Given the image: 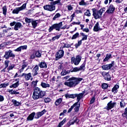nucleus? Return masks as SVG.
Masks as SVG:
<instances>
[{
  "label": "nucleus",
  "mask_w": 127,
  "mask_h": 127,
  "mask_svg": "<svg viewBox=\"0 0 127 127\" xmlns=\"http://www.w3.org/2000/svg\"><path fill=\"white\" fill-rule=\"evenodd\" d=\"M18 86H19V82H18V81H17L15 83L12 84L9 87H10V88H17V87H18Z\"/></svg>",
  "instance_id": "29"
},
{
  "label": "nucleus",
  "mask_w": 127,
  "mask_h": 127,
  "mask_svg": "<svg viewBox=\"0 0 127 127\" xmlns=\"http://www.w3.org/2000/svg\"><path fill=\"white\" fill-rule=\"evenodd\" d=\"M60 36H61V35H57L53 37L52 39V40L53 41H55V40H56V39H59V38H60Z\"/></svg>",
  "instance_id": "42"
},
{
  "label": "nucleus",
  "mask_w": 127,
  "mask_h": 127,
  "mask_svg": "<svg viewBox=\"0 0 127 127\" xmlns=\"http://www.w3.org/2000/svg\"><path fill=\"white\" fill-rule=\"evenodd\" d=\"M74 108V112L77 113L79 112V110H80V103L78 102L75 103L71 107L68 109L67 113H71L72 112V110H73Z\"/></svg>",
  "instance_id": "5"
},
{
  "label": "nucleus",
  "mask_w": 127,
  "mask_h": 127,
  "mask_svg": "<svg viewBox=\"0 0 127 127\" xmlns=\"http://www.w3.org/2000/svg\"><path fill=\"white\" fill-rule=\"evenodd\" d=\"M88 36L85 35L84 36H83V37L82 38L81 40L83 41V40H87Z\"/></svg>",
  "instance_id": "59"
},
{
  "label": "nucleus",
  "mask_w": 127,
  "mask_h": 127,
  "mask_svg": "<svg viewBox=\"0 0 127 127\" xmlns=\"http://www.w3.org/2000/svg\"><path fill=\"white\" fill-rule=\"evenodd\" d=\"M28 65V64L27 63L24 62V64L22 65V68L19 70L18 73H19V74H20V73H21L22 72H23V70H24V68H25L26 67H27Z\"/></svg>",
  "instance_id": "18"
},
{
  "label": "nucleus",
  "mask_w": 127,
  "mask_h": 127,
  "mask_svg": "<svg viewBox=\"0 0 127 127\" xmlns=\"http://www.w3.org/2000/svg\"><path fill=\"white\" fill-rule=\"evenodd\" d=\"M46 113V110L44 109L41 112H38L36 115L37 116L35 117V119H39L41 117H42Z\"/></svg>",
  "instance_id": "14"
},
{
  "label": "nucleus",
  "mask_w": 127,
  "mask_h": 127,
  "mask_svg": "<svg viewBox=\"0 0 127 127\" xmlns=\"http://www.w3.org/2000/svg\"><path fill=\"white\" fill-rule=\"evenodd\" d=\"M62 100H63V99L61 98L57 99L56 100V101L55 102L56 106H59V105H60V104H61V103L62 102Z\"/></svg>",
  "instance_id": "30"
},
{
  "label": "nucleus",
  "mask_w": 127,
  "mask_h": 127,
  "mask_svg": "<svg viewBox=\"0 0 127 127\" xmlns=\"http://www.w3.org/2000/svg\"><path fill=\"white\" fill-rule=\"evenodd\" d=\"M70 47H71V45L68 44H64V46L61 48H63H63H69Z\"/></svg>",
  "instance_id": "45"
},
{
  "label": "nucleus",
  "mask_w": 127,
  "mask_h": 127,
  "mask_svg": "<svg viewBox=\"0 0 127 127\" xmlns=\"http://www.w3.org/2000/svg\"><path fill=\"white\" fill-rule=\"evenodd\" d=\"M120 107L122 109H124L126 107V102L124 101H122L120 102Z\"/></svg>",
  "instance_id": "36"
},
{
  "label": "nucleus",
  "mask_w": 127,
  "mask_h": 127,
  "mask_svg": "<svg viewBox=\"0 0 127 127\" xmlns=\"http://www.w3.org/2000/svg\"><path fill=\"white\" fill-rule=\"evenodd\" d=\"M84 94H85V92H82L79 94H76V98H77V102L76 103H79L80 102V100L82 98H83V96H84Z\"/></svg>",
  "instance_id": "17"
},
{
  "label": "nucleus",
  "mask_w": 127,
  "mask_h": 127,
  "mask_svg": "<svg viewBox=\"0 0 127 127\" xmlns=\"http://www.w3.org/2000/svg\"><path fill=\"white\" fill-rule=\"evenodd\" d=\"M62 25H63L62 22L52 25L49 29V32H51L53 29H56V30H57L58 31H60V29H65V28L62 27Z\"/></svg>",
  "instance_id": "3"
},
{
  "label": "nucleus",
  "mask_w": 127,
  "mask_h": 127,
  "mask_svg": "<svg viewBox=\"0 0 127 127\" xmlns=\"http://www.w3.org/2000/svg\"><path fill=\"white\" fill-rule=\"evenodd\" d=\"M12 103H13V104L15 106V107H18V106H19V105H20V102H19L14 99L12 100Z\"/></svg>",
  "instance_id": "28"
},
{
  "label": "nucleus",
  "mask_w": 127,
  "mask_h": 127,
  "mask_svg": "<svg viewBox=\"0 0 127 127\" xmlns=\"http://www.w3.org/2000/svg\"><path fill=\"white\" fill-rule=\"evenodd\" d=\"M67 120V119H66V118H64L62 122H61L59 125L57 126V127H62V126H63V125H64V124H65V123L66 122V121Z\"/></svg>",
  "instance_id": "31"
},
{
  "label": "nucleus",
  "mask_w": 127,
  "mask_h": 127,
  "mask_svg": "<svg viewBox=\"0 0 127 127\" xmlns=\"http://www.w3.org/2000/svg\"><path fill=\"white\" fill-rule=\"evenodd\" d=\"M112 67H113L112 64H109L102 66V68L103 70H110Z\"/></svg>",
  "instance_id": "19"
},
{
  "label": "nucleus",
  "mask_w": 127,
  "mask_h": 127,
  "mask_svg": "<svg viewBox=\"0 0 127 127\" xmlns=\"http://www.w3.org/2000/svg\"><path fill=\"white\" fill-rule=\"evenodd\" d=\"M100 30H102V28H100V27L99 26V22H97L94 27L93 31L95 32H98V31Z\"/></svg>",
  "instance_id": "16"
},
{
  "label": "nucleus",
  "mask_w": 127,
  "mask_h": 127,
  "mask_svg": "<svg viewBox=\"0 0 127 127\" xmlns=\"http://www.w3.org/2000/svg\"><path fill=\"white\" fill-rule=\"evenodd\" d=\"M25 21L26 23H30V22H32V19L26 17L25 18Z\"/></svg>",
  "instance_id": "40"
},
{
  "label": "nucleus",
  "mask_w": 127,
  "mask_h": 127,
  "mask_svg": "<svg viewBox=\"0 0 127 127\" xmlns=\"http://www.w3.org/2000/svg\"><path fill=\"white\" fill-rule=\"evenodd\" d=\"M82 40H81L78 42L77 44H75L76 49H77V48H78V47H79V46H80V45H81V44H82Z\"/></svg>",
  "instance_id": "44"
},
{
  "label": "nucleus",
  "mask_w": 127,
  "mask_h": 127,
  "mask_svg": "<svg viewBox=\"0 0 127 127\" xmlns=\"http://www.w3.org/2000/svg\"><path fill=\"white\" fill-rule=\"evenodd\" d=\"M109 73V72H102V75L104 77H106V75Z\"/></svg>",
  "instance_id": "61"
},
{
  "label": "nucleus",
  "mask_w": 127,
  "mask_h": 127,
  "mask_svg": "<svg viewBox=\"0 0 127 127\" xmlns=\"http://www.w3.org/2000/svg\"><path fill=\"white\" fill-rule=\"evenodd\" d=\"M82 80H83V78H78V77H72L69 78L68 80H67L68 82H64V84L65 85V86H67L69 88H74V87H76L77 85H78V84H80V82Z\"/></svg>",
  "instance_id": "1"
},
{
  "label": "nucleus",
  "mask_w": 127,
  "mask_h": 127,
  "mask_svg": "<svg viewBox=\"0 0 127 127\" xmlns=\"http://www.w3.org/2000/svg\"><path fill=\"white\" fill-rule=\"evenodd\" d=\"M14 51H15L16 52H20V51H21V47L20 46L19 47H18L16 49H15Z\"/></svg>",
  "instance_id": "56"
},
{
  "label": "nucleus",
  "mask_w": 127,
  "mask_h": 127,
  "mask_svg": "<svg viewBox=\"0 0 127 127\" xmlns=\"http://www.w3.org/2000/svg\"><path fill=\"white\" fill-rule=\"evenodd\" d=\"M77 37H79V33H76L73 35L71 38V39H76Z\"/></svg>",
  "instance_id": "43"
},
{
  "label": "nucleus",
  "mask_w": 127,
  "mask_h": 127,
  "mask_svg": "<svg viewBox=\"0 0 127 127\" xmlns=\"http://www.w3.org/2000/svg\"><path fill=\"white\" fill-rule=\"evenodd\" d=\"M38 82V80H36L35 81H32V84L33 85V86H36Z\"/></svg>",
  "instance_id": "58"
},
{
  "label": "nucleus",
  "mask_w": 127,
  "mask_h": 127,
  "mask_svg": "<svg viewBox=\"0 0 127 127\" xmlns=\"http://www.w3.org/2000/svg\"><path fill=\"white\" fill-rule=\"evenodd\" d=\"M83 31H84L85 32H89V29L88 28L83 29Z\"/></svg>",
  "instance_id": "64"
},
{
  "label": "nucleus",
  "mask_w": 127,
  "mask_h": 127,
  "mask_svg": "<svg viewBox=\"0 0 127 127\" xmlns=\"http://www.w3.org/2000/svg\"><path fill=\"white\" fill-rule=\"evenodd\" d=\"M61 74L63 76H64V75H67V72L66 70H64L61 72Z\"/></svg>",
  "instance_id": "62"
},
{
  "label": "nucleus",
  "mask_w": 127,
  "mask_h": 127,
  "mask_svg": "<svg viewBox=\"0 0 127 127\" xmlns=\"http://www.w3.org/2000/svg\"><path fill=\"white\" fill-rule=\"evenodd\" d=\"M67 8L68 10H72L73 9V7H72L71 5H68L67 6Z\"/></svg>",
  "instance_id": "63"
},
{
  "label": "nucleus",
  "mask_w": 127,
  "mask_h": 127,
  "mask_svg": "<svg viewBox=\"0 0 127 127\" xmlns=\"http://www.w3.org/2000/svg\"><path fill=\"white\" fill-rule=\"evenodd\" d=\"M34 116H35V113L33 112L27 118V121H33L34 119Z\"/></svg>",
  "instance_id": "21"
},
{
  "label": "nucleus",
  "mask_w": 127,
  "mask_h": 127,
  "mask_svg": "<svg viewBox=\"0 0 127 127\" xmlns=\"http://www.w3.org/2000/svg\"><path fill=\"white\" fill-rule=\"evenodd\" d=\"M9 63V61H5L4 62V65H5V68L4 69H6L8 67V64Z\"/></svg>",
  "instance_id": "49"
},
{
  "label": "nucleus",
  "mask_w": 127,
  "mask_h": 127,
  "mask_svg": "<svg viewBox=\"0 0 127 127\" xmlns=\"http://www.w3.org/2000/svg\"><path fill=\"white\" fill-rule=\"evenodd\" d=\"M35 58V54L33 53V54L31 55L30 56V59H34Z\"/></svg>",
  "instance_id": "57"
},
{
  "label": "nucleus",
  "mask_w": 127,
  "mask_h": 127,
  "mask_svg": "<svg viewBox=\"0 0 127 127\" xmlns=\"http://www.w3.org/2000/svg\"><path fill=\"white\" fill-rule=\"evenodd\" d=\"M116 106H117V102L113 103V101H111L110 102L108 103L107 106L106 107V110H107V111H110V110H111V109L115 108Z\"/></svg>",
  "instance_id": "11"
},
{
  "label": "nucleus",
  "mask_w": 127,
  "mask_h": 127,
  "mask_svg": "<svg viewBox=\"0 0 127 127\" xmlns=\"http://www.w3.org/2000/svg\"><path fill=\"white\" fill-rule=\"evenodd\" d=\"M84 14L85 15H86V16H91V13H90V10H87L86 12L84 13Z\"/></svg>",
  "instance_id": "48"
},
{
  "label": "nucleus",
  "mask_w": 127,
  "mask_h": 127,
  "mask_svg": "<svg viewBox=\"0 0 127 127\" xmlns=\"http://www.w3.org/2000/svg\"><path fill=\"white\" fill-rule=\"evenodd\" d=\"M93 15L95 18V19H99V18H101L102 17V15L103 14V12L104 11L102 9H100L98 11H97L96 8L92 9Z\"/></svg>",
  "instance_id": "4"
},
{
  "label": "nucleus",
  "mask_w": 127,
  "mask_h": 127,
  "mask_svg": "<svg viewBox=\"0 0 127 127\" xmlns=\"http://www.w3.org/2000/svg\"><path fill=\"white\" fill-rule=\"evenodd\" d=\"M9 83H6L5 82L4 83H1V84H0V88H6V87H7V86H8Z\"/></svg>",
  "instance_id": "32"
},
{
  "label": "nucleus",
  "mask_w": 127,
  "mask_h": 127,
  "mask_svg": "<svg viewBox=\"0 0 127 127\" xmlns=\"http://www.w3.org/2000/svg\"><path fill=\"white\" fill-rule=\"evenodd\" d=\"M64 56V51L63 48H61L60 50L56 54V59H61L62 57Z\"/></svg>",
  "instance_id": "10"
},
{
  "label": "nucleus",
  "mask_w": 127,
  "mask_h": 127,
  "mask_svg": "<svg viewBox=\"0 0 127 127\" xmlns=\"http://www.w3.org/2000/svg\"><path fill=\"white\" fill-rule=\"evenodd\" d=\"M108 87H109V85L106 83H103L102 85V88L104 90L108 89Z\"/></svg>",
  "instance_id": "41"
},
{
  "label": "nucleus",
  "mask_w": 127,
  "mask_h": 127,
  "mask_svg": "<svg viewBox=\"0 0 127 127\" xmlns=\"http://www.w3.org/2000/svg\"><path fill=\"white\" fill-rule=\"evenodd\" d=\"M7 9H6V6H4L2 7V11H3V14L4 15H6V11H7Z\"/></svg>",
  "instance_id": "39"
},
{
  "label": "nucleus",
  "mask_w": 127,
  "mask_h": 127,
  "mask_svg": "<svg viewBox=\"0 0 127 127\" xmlns=\"http://www.w3.org/2000/svg\"><path fill=\"white\" fill-rule=\"evenodd\" d=\"M79 69V71H81L82 70H84L85 69V64H82L79 67H78Z\"/></svg>",
  "instance_id": "51"
},
{
  "label": "nucleus",
  "mask_w": 127,
  "mask_h": 127,
  "mask_svg": "<svg viewBox=\"0 0 127 127\" xmlns=\"http://www.w3.org/2000/svg\"><path fill=\"white\" fill-rule=\"evenodd\" d=\"M120 88V86L118 84H116L114 87L112 88V92L114 94L118 93V89Z\"/></svg>",
  "instance_id": "20"
},
{
  "label": "nucleus",
  "mask_w": 127,
  "mask_h": 127,
  "mask_svg": "<svg viewBox=\"0 0 127 127\" xmlns=\"http://www.w3.org/2000/svg\"><path fill=\"white\" fill-rule=\"evenodd\" d=\"M39 70V67L36 65L32 70V75L34 77L37 75H38V71Z\"/></svg>",
  "instance_id": "12"
},
{
  "label": "nucleus",
  "mask_w": 127,
  "mask_h": 127,
  "mask_svg": "<svg viewBox=\"0 0 127 127\" xmlns=\"http://www.w3.org/2000/svg\"><path fill=\"white\" fill-rule=\"evenodd\" d=\"M44 102L45 103H50V102H51V99H50V98L47 97L44 99Z\"/></svg>",
  "instance_id": "47"
},
{
  "label": "nucleus",
  "mask_w": 127,
  "mask_h": 127,
  "mask_svg": "<svg viewBox=\"0 0 127 127\" xmlns=\"http://www.w3.org/2000/svg\"><path fill=\"white\" fill-rule=\"evenodd\" d=\"M95 100H96V99L95 98V97H93L91 100L90 101V104L91 105H92V104H94V103L95 102Z\"/></svg>",
  "instance_id": "52"
},
{
  "label": "nucleus",
  "mask_w": 127,
  "mask_h": 127,
  "mask_svg": "<svg viewBox=\"0 0 127 127\" xmlns=\"http://www.w3.org/2000/svg\"><path fill=\"white\" fill-rule=\"evenodd\" d=\"M50 5H46L44 6V8L46 10H48L49 11H53V10H55V4H57V3L55 4L54 1L50 3Z\"/></svg>",
  "instance_id": "6"
},
{
  "label": "nucleus",
  "mask_w": 127,
  "mask_h": 127,
  "mask_svg": "<svg viewBox=\"0 0 127 127\" xmlns=\"http://www.w3.org/2000/svg\"><path fill=\"white\" fill-rule=\"evenodd\" d=\"M45 96V92L41 90L40 88L35 87L33 93V99L34 100H38V99H42Z\"/></svg>",
  "instance_id": "2"
},
{
  "label": "nucleus",
  "mask_w": 127,
  "mask_h": 127,
  "mask_svg": "<svg viewBox=\"0 0 127 127\" xmlns=\"http://www.w3.org/2000/svg\"><path fill=\"white\" fill-rule=\"evenodd\" d=\"M8 92H9V94L11 95H19V92H16L15 90H13L12 89H9Z\"/></svg>",
  "instance_id": "27"
},
{
  "label": "nucleus",
  "mask_w": 127,
  "mask_h": 127,
  "mask_svg": "<svg viewBox=\"0 0 127 127\" xmlns=\"http://www.w3.org/2000/svg\"><path fill=\"white\" fill-rule=\"evenodd\" d=\"M78 71H80L79 67H74L73 69L71 70V72H78Z\"/></svg>",
  "instance_id": "50"
},
{
  "label": "nucleus",
  "mask_w": 127,
  "mask_h": 127,
  "mask_svg": "<svg viewBox=\"0 0 127 127\" xmlns=\"http://www.w3.org/2000/svg\"><path fill=\"white\" fill-rule=\"evenodd\" d=\"M65 98H71V99H75V98H76L77 95L76 94H67L65 95Z\"/></svg>",
  "instance_id": "22"
},
{
  "label": "nucleus",
  "mask_w": 127,
  "mask_h": 127,
  "mask_svg": "<svg viewBox=\"0 0 127 127\" xmlns=\"http://www.w3.org/2000/svg\"><path fill=\"white\" fill-rule=\"evenodd\" d=\"M35 57H37V58H39L40 57H41V53L39 52V51L35 52Z\"/></svg>",
  "instance_id": "37"
},
{
  "label": "nucleus",
  "mask_w": 127,
  "mask_h": 127,
  "mask_svg": "<svg viewBox=\"0 0 127 127\" xmlns=\"http://www.w3.org/2000/svg\"><path fill=\"white\" fill-rule=\"evenodd\" d=\"M111 57H112V55L111 54H109V55L107 54L106 55V58L104 60V62H106L108 61V60H109V59H110V58H111Z\"/></svg>",
  "instance_id": "38"
},
{
  "label": "nucleus",
  "mask_w": 127,
  "mask_h": 127,
  "mask_svg": "<svg viewBox=\"0 0 127 127\" xmlns=\"http://www.w3.org/2000/svg\"><path fill=\"white\" fill-rule=\"evenodd\" d=\"M112 77H111V75L110 74L107 73V75L106 76H104L105 80H106L107 81H111Z\"/></svg>",
  "instance_id": "34"
},
{
  "label": "nucleus",
  "mask_w": 127,
  "mask_h": 127,
  "mask_svg": "<svg viewBox=\"0 0 127 127\" xmlns=\"http://www.w3.org/2000/svg\"><path fill=\"white\" fill-rule=\"evenodd\" d=\"M11 57L12 58H15V55L12 53V51L9 50L8 51L5 52V55L3 56V58H5V59H6V60H8V59H9Z\"/></svg>",
  "instance_id": "7"
},
{
  "label": "nucleus",
  "mask_w": 127,
  "mask_h": 127,
  "mask_svg": "<svg viewBox=\"0 0 127 127\" xmlns=\"http://www.w3.org/2000/svg\"><path fill=\"white\" fill-rule=\"evenodd\" d=\"M26 7V3H24L21 7H16L12 11V13H15L16 14H18V13L20 10H23Z\"/></svg>",
  "instance_id": "8"
},
{
  "label": "nucleus",
  "mask_w": 127,
  "mask_h": 127,
  "mask_svg": "<svg viewBox=\"0 0 127 127\" xmlns=\"http://www.w3.org/2000/svg\"><path fill=\"white\" fill-rule=\"evenodd\" d=\"M115 9H116V8H115V7L114 6V5L111 4L109 6L108 10L106 11V13H109V14L114 13V11H115Z\"/></svg>",
  "instance_id": "13"
},
{
  "label": "nucleus",
  "mask_w": 127,
  "mask_h": 127,
  "mask_svg": "<svg viewBox=\"0 0 127 127\" xmlns=\"http://www.w3.org/2000/svg\"><path fill=\"white\" fill-rule=\"evenodd\" d=\"M73 122H71V121L69 122L70 123V125H74L75 123H76L77 124H78V123L80 122V120H79V119H78V118H77V117H73Z\"/></svg>",
  "instance_id": "26"
},
{
  "label": "nucleus",
  "mask_w": 127,
  "mask_h": 127,
  "mask_svg": "<svg viewBox=\"0 0 127 127\" xmlns=\"http://www.w3.org/2000/svg\"><path fill=\"white\" fill-rule=\"evenodd\" d=\"M79 5H87V3L84 1V0H81L79 2Z\"/></svg>",
  "instance_id": "46"
},
{
  "label": "nucleus",
  "mask_w": 127,
  "mask_h": 127,
  "mask_svg": "<svg viewBox=\"0 0 127 127\" xmlns=\"http://www.w3.org/2000/svg\"><path fill=\"white\" fill-rule=\"evenodd\" d=\"M20 47L21 50H26L27 49V45L21 46Z\"/></svg>",
  "instance_id": "53"
},
{
  "label": "nucleus",
  "mask_w": 127,
  "mask_h": 127,
  "mask_svg": "<svg viewBox=\"0 0 127 127\" xmlns=\"http://www.w3.org/2000/svg\"><path fill=\"white\" fill-rule=\"evenodd\" d=\"M23 76H24V78L25 79H26V80H27V81H28V80H30V78L32 77L31 73H22L21 76L23 77Z\"/></svg>",
  "instance_id": "15"
},
{
  "label": "nucleus",
  "mask_w": 127,
  "mask_h": 127,
  "mask_svg": "<svg viewBox=\"0 0 127 127\" xmlns=\"http://www.w3.org/2000/svg\"><path fill=\"white\" fill-rule=\"evenodd\" d=\"M81 57L80 56H77L75 59V58H71V63L74 64V65H79V63L81 62Z\"/></svg>",
  "instance_id": "9"
},
{
  "label": "nucleus",
  "mask_w": 127,
  "mask_h": 127,
  "mask_svg": "<svg viewBox=\"0 0 127 127\" xmlns=\"http://www.w3.org/2000/svg\"><path fill=\"white\" fill-rule=\"evenodd\" d=\"M60 1H61V0H57L54 1V3L55 4L57 3V4L59 3V4L60 5H61L62 4V3H61Z\"/></svg>",
  "instance_id": "55"
},
{
  "label": "nucleus",
  "mask_w": 127,
  "mask_h": 127,
  "mask_svg": "<svg viewBox=\"0 0 127 127\" xmlns=\"http://www.w3.org/2000/svg\"><path fill=\"white\" fill-rule=\"evenodd\" d=\"M14 68V64H11L9 66V67L7 68L8 70H12Z\"/></svg>",
  "instance_id": "54"
},
{
  "label": "nucleus",
  "mask_w": 127,
  "mask_h": 127,
  "mask_svg": "<svg viewBox=\"0 0 127 127\" xmlns=\"http://www.w3.org/2000/svg\"><path fill=\"white\" fill-rule=\"evenodd\" d=\"M41 86L42 88H50V84L43 82L41 83Z\"/></svg>",
  "instance_id": "23"
},
{
  "label": "nucleus",
  "mask_w": 127,
  "mask_h": 127,
  "mask_svg": "<svg viewBox=\"0 0 127 127\" xmlns=\"http://www.w3.org/2000/svg\"><path fill=\"white\" fill-rule=\"evenodd\" d=\"M22 26V25L20 22H17L14 27L15 30H18V28H20Z\"/></svg>",
  "instance_id": "24"
},
{
  "label": "nucleus",
  "mask_w": 127,
  "mask_h": 127,
  "mask_svg": "<svg viewBox=\"0 0 127 127\" xmlns=\"http://www.w3.org/2000/svg\"><path fill=\"white\" fill-rule=\"evenodd\" d=\"M4 101V98H3V96L0 95V102H3Z\"/></svg>",
  "instance_id": "60"
},
{
  "label": "nucleus",
  "mask_w": 127,
  "mask_h": 127,
  "mask_svg": "<svg viewBox=\"0 0 127 127\" xmlns=\"http://www.w3.org/2000/svg\"><path fill=\"white\" fill-rule=\"evenodd\" d=\"M39 67H40V68H47V64H46V63L43 62H41L39 64Z\"/></svg>",
  "instance_id": "25"
},
{
  "label": "nucleus",
  "mask_w": 127,
  "mask_h": 127,
  "mask_svg": "<svg viewBox=\"0 0 127 127\" xmlns=\"http://www.w3.org/2000/svg\"><path fill=\"white\" fill-rule=\"evenodd\" d=\"M61 16V14L59 13H57L55 16L53 18V20H56V19L59 18Z\"/></svg>",
  "instance_id": "35"
},
{
  "label": "nucleus",
  "mask_w": 127,
  "mask_h": 127,
  "mask_svg": "<svg viewBox=\"0 0 127 127\" xmlns=\"http://www.w3.org/2000/svg\"><path fill=\"white\" fill-rule=\"evenodd\" d=\"M37 24H38V23H37V20L32 21V25L33 28H36V26H37Z\"/></svg>",
  "instance_id": "33"
}]
</instances>
